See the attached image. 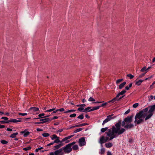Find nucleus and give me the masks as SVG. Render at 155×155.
I'll list each match as a JSON object with an SVG mask.
<instances>
[{
	"mask_svg": "<svg viewBox=\"0 0 155 155\" xmlns=\"http://www.w3.org/2000/svg\"><path fill=\"white\" fill-rule=\"evenodd\" d=\"M130 110L128 109V110H127V111H126L125 113H124L125 114H128L130 112Z\"/></svg>",
	"mask_w": 155,
	"mask_h": 155,
	"instance_id": "obj_54",
	"label": "nucleus"
},
{
	"mask_svg": "<svg viewBox=\"0 0 155 155\" xmlns=\"http://www.w3.org/2000/svg\"><path fill=\"white\" fill-rule=\"evenodd\" d=\"M83 129V128H80L77 129L76 130H75L74 132V133H75L77 132H80Z\"/></svg>",
	"mask_w": 155,
	"mask_h": 155,
	"instance_id": "obj_31",
	"label": "nucleus"
},
{
	"mask_svg": "<svg viewBox=\"0 0 155 155\" xmlns=\"http://www.w3.org/2000/svg\"><path fill=\"white\" fill-rule=\"evenodd\" d=\"M64 144V143H60L59 144L55 145L54 146L55 149H54V150H55V149H58L60 148L62 146H63Z\"/></svg>",
	"mask_w": 155,
	"mask_h": 155,
	"instance_id": "obj_13",
	"label": "nucleus"
},
{
	"mask_svg": "<svg viewBox=\"0 0 155 155\" xmlns=\"http://www.w3.org/2000/svg\"><path fill=\"white\" fill-rule=\"evenodd\" d=\"M84 116L83 114H82L77 117L78 118L80 119L81 120L83 119H84Z\"/></svg>",
	"mask_w": 155,
	"mask_h": 155,
	"instance_id": "obj_32",
	"label": "nucleus"
},
{
	"mask_svg": "<svg viewBox=\"0 0 155 155\" xmlns=\"http://www.w3.org/2000/svg\"><path fill=\"white\" fill-rule=\"evenodd\" d=\"M59 138L57 139H55V140L53 141V142L54 143H63V142H62V140L61 141L59 139Z\"/></svg>",
	"mask_w": 155,
	"mask_h": 155,
	"instance_id": "obj_22",
	"label": "nucleus"
},
{
	"mask_svg": "<svg viewBox=\"0 0 155 155\" xmlns=\"http://www.w3.org/2000/svg\"><path fill=\"white\" fill-rule=\"evenodd\" d=\"M109 121L108 119L107 118L102 123V125H104V124H105V123H107Z\"/></svg>",
	"mask_w": 155,
	"mask_h": 155,
	"instance_id": "obj_41",
	"label": "nucleus"
},
{
	"mask_svg": "<svg viewBox=\"0 0 155 155\" xmlns=\"http://www.w3.org/2000/svg\"><path fill=\"white\" fill-rule=\"evenodd\" d=\"M31 147L29 146L28 147L24 148L23 149V150L25 151H27L31 150Z\"/></svg>",
	"mask_w": 155,
	"mask_h": 155,
	"instance_id": "obj_36",
	"label": "nucleus"
},
{
	"mask_svg": "<svg viewBox=\"0 0 155 155\" xmlns=\"http://www.w3.org/2000/svg\"><path fill=\"white\" fill-rule=\"evenodd\" d=\"M64 110V109L63 108H61L59 109H57V111H60L61 112L63 111Z\"/></svg>",
	"mask_w": 155,
	"mask_h": 155,
	"instance_id": "obj_49",
	"label": "nucleus"
},
{
	"mask_svg": "<svg viewBox=\"0 0 155 155\" xmlns=\"http://www.w3.org/2000/svg\"><path fill=\"white\" fill-rule=\"evenodd\" d=\"M45 115V114L41 113V114H39L38 115V116L39 117H40V118H45V117H48L50 116V115H48L46 116L42 117L44 116Z\"/></svg>",
	"mask_w": 155,
	"mask_h": 155,
	"instance_id": "obj_17",
	"label": "nucleus"
},
{
	"mask_svg": "<svg viewBox=\"0 0 155 155\" xmlns=\"http://www.w3.org/2000/svg\"><path fill=\"white\" fill-rule=\"evenodd\" d=\"M99 108H100V107L99 106L95 107H93L92 109H90V111H93L94 110H95L98 109Z\"/></svg>",
	"mask_w": 155,
	"mask_h": 155,
	"instance_id": "obj_28",
	"label": "nucleus"
},
{
	"mask_svg": "<svg viewBox=\"0 0 155 155\" xmlns=\"http://www.w3.org/2000/svg\"><path fill=\"white\" fill-rule=\"evenodd\" d=\"M58 118V117L57 116H54L53 118L50 117L49 118V121H50L53 120L57 119Z\"/></svg>",
	"mask_w": 155,
	"mask_h": 155,
	"instance_id": "obj_38",
	"label": "nucleus"
},
{
	"mask_svg": "<svg viewBox=\"0 0 155 155\" xmlns=\"http://www.w3.org/2000/svg\"><path fill=\"white\" fill-rule=\"evenodd\" d=\"M88 124L87 123H83V124H79L78 125H76V127H82V126H84L87 125Z\"/></svg>",
	"mask_w": 155,
	"mask_h": 155,
	"instance_id": "obj_23",
	"label": "nucleus"
},
{
	"mask_svg": "<svg viewBox=\"0 0 155 155\" xmlns=\"http://www.w3.org/2000/svg\"><path fill=\"white\" fill-rule=\"evenodd\" d=\"M5 127V126L0 124V129L3 128Z\"/></svg>",
	"mask_w": 155,
	"mask_h": 155,
	"instance_id": "obj_60",
	"label": "nucleus"
},
{
	"mask_svg": "<svg viewBox=\"0 0 155 155\" xmlns=\"http://www.w3.org/2000/svg\"><path fill=\"white\" fill-rule=\"evenodd\" d=\"M76 116V114H71L70 115L69 117H74Z\"/></svg>",
	"mask_w": 155,
	"mask_h": 155,
	"instance_id": "obj_48",
	"label": "nucleus"
},
{
	"mask_svg": "<svg viewBox=\"0 0 155 155\" xmlns=\"http://www.w3.org/2000/svg\"><path fill=\"white\" fill-rule=\"evenodd\" d=\"M19 115H21L22 116H25L27 114V113H19Z\"/></svg>",
	"mask_w": 155,
	"mask_h": 155,
	"instance_id": "obj_56",
	"label": "nucleus"
},
{
	"mask_svg": "<svg viewBox=\"0 0 155 155\" xmlns=\"http://www.w3.org/2000/svg\"><path fill=\"white\" fill-rule=\"evenodd\" d=\"M124 96H125V95H123L119 98H118V100H119V101H120L122 98H123L124 97Z\"/></svg>",
	"mask_w": 155,
	"mask_h": 155,
	"instance_id": "obj_59",
	"label": "nucleus"
},
{
	"mask_svg": "<svg viewBox=\"0 0 155 155\" xmlns=\"http://www.w3.org/2000/svg\"><path fill=\"white\" fill-rule=\"evenodd\" d=\"M20 133L22 134H24V137H27L29 135L30 132L27 131L26 130H25L24 131H21Z\"/></svg>",
	"mask_w": 155,
	"mask_h": 155,
	"instance_id": "obj_11",
	"label": "nucleus"
},
{
	"mask_svg": "<svg viewBox=\"0 0 155 155\" xmlns=\"http://www.w3.org/2000/svg\"><path fill=\"white\" fill-rule=\"evenodd\" d=\"M147 110V109L145 110H141L136 114L135 117L134 123H135L139 124L144 122V120L143 119L145 118L147 116L145 113Z\"/></svg>",
	"mask_w": 155,
	"mask_h": 155,
	"instance_id": "obj_2",
	"label": "nucleus"
},
{
	"mask_svg": "<svg viewBox=\"0 0 155 155\" xmlns=\"http://www.w3.org/2000/svg\"><path fill=\"white\" fill-rule=\"evenodd\" d=\"M6 130L8 131H12V129H11V128H7V129H6Z\"/></svg>",
	"mask_w": 155,
	"mask_h": 155,
	"instance_id": "obj_62",
	"label": "nucleus"
},
{
	"mask_svg": "<svg viewBox=\"0 0 155 155\" xmlns=\"http://www.w3.org/2000/svg\"><path fill=\"white\" fill-rule=\"evenodd\" d=\"M55 109V108H52V109H49V110H46V111H45V112H51L52 111H54Z\"/></svg>",
	"mask_w": 155,
	"mask_h": 155,
	"instance_id": "obj_47",
	"label": "nucleus"
},
{
	"mask_svg": "<svg viewBox=\"0 0 155 155\" xmlns=\"http://www.w3.org/2000/svg\"><path fill=\"white\" fill-rule=\"evenodd\" d=\"M62 151V148L55 151L54 152V155H63L64 153Z\"/></svg>",
	"mask_w": 155,
	"mask_h": 155,
	"instance_id": "obj_8",
	"label": "nucleus"
},
{
	"mask_svg": "<svg viewBox=\"0 0 155 155\" xmlns=\"http://www.w3.org/2000/svg\"><path fill=\"white\" fill-rule=\"evenodd\" d=\"M30 110H33L34 111H37L39 110V109L38 107H32L30 108Z\"/></svg>",
	"mask_w": 155,
	"mask_h": 155,
	"instance_id": "obj_24",
	"label": "nucleus"
},
{
	"mask_svg": "<svg viewBox=\"0 0 155 155\" xmlns=\"http://www.w3.org/2000/svg\"><path fill=\"white\" fill-rule=\"evenodd\" d=\"M107 103L106 102V103H104L102 104L101 105L99 106V107L100 108L101 107H104V106L107 105Z\"/></svg>",
	"mask_w": 155,
	"mask_h": 155,
	"instance_id": "obj_44",
	"label": "nucleus"
},
{
	"mask_svg": "<svg viewBox=\"0 0 155 155\" xmlns=\"http://www.w3.org/2000/svg\"><path fill=\"white\" fill-rule=\"evenodd\" d=\"M8 123L9 122H13V123H17L21 122V120H18L15 119H12L10 120H8Z\"/></svg>",
	"mask_w": 155,
	"mask_h": 155,
	"instance_id": "obj_15",
	"label": "nucleus"
},
{
	"mask_svg": "<svg viewBox=\"0 0 155 155\" xmlns=\"http://www.w3.org/2000/svg\"><path fill=\"white\" fill-rule=\"evenodd\" d=\"M138 105L139 104L138 103H135L133 105V107L134 108H136L138 107Z\"/></svg>",
	"mask_w": 155,
	"mask_h": 155,
	"instance_id": "obj_45",
	"label": "nucleus"
},
{
	"mask_svg": "<svg viewBox=\"0 0 155 155\" xmlns=\"http://www.w3.org/2000/svg\"><path fill=\"white\" fill-rule=\"evenodd\" d=\"M105 147L107 148H110L113 146V144L112 143L108 142L105 144Z\"/></svg>",
	"mask_w": 155,
	"mask_h": 155,
	"instance_id": "obj_18",
	"label": "nucleus"
},
{
	"mask_svg": "<svg viewBox=\"0 0 155 155\" xmlns=\"http://www.w3.org/2000/svg\"><path fill=\"white\" fill-rule=\"evenodd\" d=\"M134 115L132 114L130 116H128L125 118L124 120L122 121L121 125L126 129H131L134 127L133 124H131L132 121V118L133 117Z\"/></svg>",
	"mask_w": 155,
	"mask_h": 155,
	"instance_id": "obj_3",
	"label": "nucleus"
},
{
	"mask_svg": "<svg viewBox=\"0 0 155 155\" xmlns=\"http://www.w3.org/2000/svg\"><path fill=\"white\" fill-rule=\"evenodd\" d=\"M146 74V72H144L142 74H141L138 77V78H137V79H138L139 78H141L143 77L144 76L145 74Z\"/></svg>",
	"mask_w": 155,
	"mask_h": 155,
	"instance_id": "obj_30",
	"label": "nucleus"
},
{
	"mask_svg": "<svg viewBox=\"0 0 155 155\" xmlns=\"http://www.w3.org/2000/svg\"><path fill=\"white\" fill-rule=\"evenodd\" d=\"M105 152V149L104 148H102L101 150L99 153L101 154H104Z\"/></svg>",
	"mask_w": 155,
	"mask_h": 155,
	"instance_id": "obj_29",
	"label": "nucleus"
},
{
	"mask_svg": "<svg viewBox=\"0 0 155 155\" xmlns=\"http://www.w3.org/2000/svg\"><path fill=\"white\" fill-rule=\"evenodd\" d=\"M72 150H76L78 149V146L77 145H74L72 146Z\"/></svg>",
	"mask_w": 155,
	"mask_h": 155,
	"instance_id": "obj_25",
	"label": "nucleus"
},
{
	"mask_svg": "<svg viewBox=\"0 0 155 155\" xmlns=\"http://www.w3.org/2000/svg\"><path fill=\"white\" fill-rule=\"evenodd\" d=\"M146 67L145 66L143 67L140 70V71L141 72H144L145 71V72H146Z\"/></svg>",
	"mask_w": 155,
	"mask_h": 155,
	"instance_id": "obj_40",
	"label": "nucleus"
},
{
	"mask_svg": "<svg viewBox=\"0 0 155 155\" xmlns=\"http://www.w3.org/2000/svg\"><path fill=\"white\" fill-rule=\"evenodd\" d=\"M76 143V142H73L71 143H68L71 147H72L73 145H74Z\"/></svg>",
	"mask_w": 155,
	"mask_h": 155,
	"instance_id": "obj_50",
	"label": "nucleus"
},
{
	"mask_svg": "<svg viewBox=\"0 0 155 155\" xmlns=\"http://www.w3.org/2000/svg\"><path fill=\"white\" fill-rule=\"evenodd\" d=\"M123 80H124L123 79H119L116 81V83L117 84H119L121 82L123 81Z\"/></svg>",
	"mask_w": 155,
	"mask_h": 155,
	"instance_id": "obj_35",
	"label": "nucleus"
},
{
	"mask_svg": "<svg viewBox=\"0 0 155 155\" xmlns=\"http://www.w3.org/2000/svg\"><path fill=\"white\" fill-rule=\"evenodd\" d=\"M75 111H76V110H68L67 111L64 112V113H68L69 112H75Z\"/></svg>",
	"mask_w": 155,
	"mask_h": 155,
	"instance_id": "obj_39",
	"label": "nucleus"
},
{
	"mask_svg": "<svg viewBox=\"0 0 155 155\" xmlns=\"http://www.w3.org/2000/svg\"><path fill=\"white\" fill-rule=\"evenodd\" d=\"M42 135L44 137H47L49 136L50 134L48 133H44L42 134Z\"/></svg>",
	"mask_w": 155,
	"mask_h": 155,
	"instance_id": "obj_37",
	"label": "nucleus"
},
{
	"mask_svg": "<svg viewBox=\"0 0 155 155\" xmlns=\"http://www.w3.org/2000/svg\"><path fill=\"white\" fill-rule=\"evenodd\" d=\"M116 116H114V114H111L107 116V117L110 121L111 120L115 118Z\"/></svg>",
	"mask_w": 155,
	"mask_h": 155,
	"instance_id": "obj_12",
	"label": "nucleus"
},
{
	"mask_svg": "<svg viewBox=\"0 0 155 155\" xmlns=\"http://www.w3.org/2000/svg\"><path fill=\"white\" fill-rule=\"evenodd\" d=\"M130 87H129V86H127L125 87V89L127 90H129Z\"/></svg>",
	"mask_w": 155,
	"mask_h": 155,
	"instance_id": "obj_61",
	"label": "nucleus"
},
{
	"mask_svg": "<svg viewBox=\"0 0 155 155\" xmlns=\"http://www.w3.org/2000/svg\"><path fill=\"white\" fill-rule=\"evenodd\" d=\"M63 130L62 129H60L57 131V132L58 133H61L62 132Z\"/></svg>",
	"mask_w": 155,
	"mask_h": 155,
	"instance_id": "obj_58",
	"label": "nucleus"
},
{
	"mask_svg": "<svg viewBox=\"0 0 155 155\" xmlns=\"http://www.w3.org/2000/svg\"><path fill=\"white\" fill-rule=\"evenodd\" d=\"M144 80H139L138 81H137L136 83V84L138 86L140 85L141 83H142Z\"/></svg>",
	"mask_w": 155,
	"mask_h": 155,
	"instance_id": "obj_26",
	"label": "nucleus"
},
{
	"mask_svg": "<svg viewBox=\"0 0 155 155\" xmlns=\"http://www.w3.org/2000/svg\"><path fill=\"white\" fill-rule=\"evenodd\" d=\"M146 109L147 110L145 113L147 116L144 119V120L145 121L150 119L153 115L155 110V104L148 106V107L143 109L142 110H145Z\"/></svg>",
	"mask_w": 155,
	"mask_h": 155,
	"instance_id": "obj_4",
	"label": "nucleus"
},
{
	"mask_svg": "<svg viewBox=\"0 0 155 155\" xmlns=\"http://www.w3.org/2000/svg\"><path fill=\"white\" fill-rule=\"evenodd\" d=\"M43 130L42 129H41L40 128H37V131H42Z\"/></svg>",
	"mask_w": 155,
	"mask_h": 155,
	"instance_id": "obj_63",
	"label": "nucleus"
},
{
	"mask_svg": "<svg viewBox=\"0 0 155 155\" xmlns=\"http://www.w3.org/2000/svg\"><path fill=\"white\" fill-rule=\"evenodd\" d=\"M126 92V90H124L122 91L121 92H119L117 95V97H119L120 95H123Z\"/></svg>",
	"mask_w": 155,
	"mask_h": 155,
	"instance_id": "obj_20",
	"label": "nucleus"
},
{
	"mask_svg": "<svg viewBox=\"0 0 155 155\" xmlns=\"http://www.w3.org/2000/svg\"><path fill=\"white\" fill-rule=\"evenodd\" d=\"M44 119H40V121L41 122V124L44 123H47L50 122L49 118L45 117Z\"/></svg>",
	"mask_w": 155,
	"mask_h": 155,
	"instance_id": "obj_10",
	"label": "nucleus"
},
{
	"mask_svg": "<svg viewBox=\"0 0 155 155\" xmlns=\"http://www.w3.org/2000/svg\"><path fill=\"white\" fill-rule=\"evenodd\" d=\"M107 155H112L111 152L109 151L107 152Z\"/></svg>",
	"mask_w": 155,
	"mask_h": 155,
	"instance_id": "obj_57",
	"label": "nucleus"
},
{
	"mask_svg": "<svg viewBox=\"0 0 155 155\" xmlns=\"http://www.w3.org/2000/svg\"><path fill=\"white\" fill-rule=\"evenodd\" d=\"M52 137H51V139L52 140H54V139L59 138V137H57V136L55 134H53L52 135Z\"/></svg>",
	"mask_w": 155,
	"mask_h": 155,
	"instance_id": "obj_27",
	"label": "nucleus"
},
{
	"mask_svg": "<svg viewBox=\"0 0 155 155\" xmlns=\"http://www.w3.org/2000/svg\"><path fill=\"white\" fill-rule=\"evenodd\" d=\"M18 132L14 133L13 134H12L10 135V137L12 138H15V137H16V136L18 135Z\"/></svg>",
	"mask_w": 155,
	"mask_h": 155,
	"instance_id": "obj_21",
	"label": "nucleus"
},
{
	"mask_svg": "<svg viewBox=\"0 0 155 155\" xmlns=\"http://www.w3.org/2000/svg\"><path fill=\"white\" fill-rule=\"evenodd\" d=\"M5 123L8 124V120L0 121V123L2 124H4Z\"/></svg>",
	"mask_w": 155,
	"mask_h": 155,
	"instance_id": "obj_42",
	"label": "nucleus"
},
{
	"mask_svg": "<svg viewBox=\"0 0 155 155\" xmlns=\"http://www.w3.org/2000/svg\"><path fill=\"white\" fill-rule=\"evenodd\" d=\"M108 129V128L106 127L104 128H102L101 129V131L102 133L104 132L107 130Z\"/></svg>",
	"mask_w": 155,
	"mask_h": 155,
	"instance_id": "obj_33",
	"label": "nucleus"
},
{
	"mask_svg": "<svg viewBox=\"0 0 155 155\" xmlns=\"http://www.w3.org/2000/svg\"><path fill=\"white\" fill-rule=\"evenodd\" d=\"M129 142L130 143H132L133 142V139L131 138H130L129 139Z\"/></svg>",
	"mask_w": 155,
	"mask_h": 155,
	"instance_id": "obj_53",
	"label": "nucleus"
},
{
	"mask_svg": "<svg viewBox=\"0 0 155 155\" xmlns=\"http://www.w3.org/2000/svg\"><path fill=\"white\" fill-rule=\"evenodd\" d=\"M74 135H71L63 138L62 140V142H64L65 141V143H69L70 142V140H68L72 137Z\"/></svg>",
	"mask_w": 155,
	"mask_h": 155,
	"instance_id": "obj_9",
	"label": "nucleus"
},
{
	"mask_svg": "<svg viewBox=\"0 0 155 155\" xmlns=\"http://www.w3.org/2000/svg\"><path fill=\"white\" fill-rule=\"evenodd\" d=\"M109 132V129L108 130V131L106 132H105V134H106L107 137H104V136H101L100 139V141L101 143H106L107 142L108 140H111L113 139L114 138H112L111 139H110V138L111 137H112L113 136H108L107 135L108 134Z\"/></svg>",
	"mask_w": 155,
	"mask_h": 155,
	"instance_id": "obj_5",
	"label": "nucleus"
},
{
	"mask_svg": "<svg viewBox=\"0 0 155 155\" xmlns=\"http://www.w3.org/2000/svg\"><path fill=\"white\" fill-rule=\"evenodd\" d=\"M88 101H95V100L91 97L88 99Z\"/></svg>",
	"mask_w": 155,
	"mask_h": 155,
	"instance_id": "obj_46",
	"label": "nucleus"
},
{
	"mask_svg": "<svg viewBox=\"0 0 155 155\" xmlns=\"http://www.w3.org/2000/svg\"><path fill=\"white\" fill-rule=\"evenodd\" d=\"M78 110L79 111H82L84 110V108L82 107H80L78 108Z\"/></svg>",
	"mask_w": 155,
	"mask_h": 155,
	"instance_id": "obj_51",
	"label": "nucleus"
},
{
	"mask_svg": "<svg viewBox=\"0 0 155 155\" xmlns=\"http://www.w3.org/2000/svg\"><path fill=\"white\" fill-rule=\"evenodd\" d=\"M126 81L124 82L121 84H120V85L119 86V88L120 89H122L124 87V86L126 85Z\"/></svg>",
	"mask_w": 155,
	"mask_h": 155,
	"instance_id": "obj_16",
	"label": "nucleus"
},
{
	"mask_svg": "<svg viewBox=\"0 0 155 155\" xmlns=\"http://www.w3.org/2000/svg\"><path fill=\"white\" fill-rule=\"evenodd\" d=\"M1 143L3 144H6L8 143V142L5 140H2L0 141Z\"/></svg>",
	"mask_w": 155,
	"mask_h": 155,
	"instance_id": "obj_34",
	"label": "nucleus"
},
{
	"mask_svg": "<svg viewBox=\"0 0 155 155\" xmlns=\"http://www.w3.org/2000/svg\"><path fill=\"white\" fill-rule=\"evenodd\" d=\"M1 119H4V120H8V118L6 117H1Z\"/></svg>",
	"mask_w": 155,
	"mask_h": 155,
	"instance_id": "obj_52",
	"label": "nucleus"
},
{
	"mask_svg": "<svg viewBox=\"0 0 155 155\" xmlns=\"http://www.w3.org/2000/svg\"><path fill=\"white\" fill-rule=\"evenodd\" d=\"M91 107H88L86 108H85L83 111V112H84L86 113L87 112L92 111H90V109H91Z\"/></svg>",
	"mask_w": 155,
	"mask_h": 155,
	"instance_id": "obj_19",
	"label": "nucleus"
},
{
	"mask_svg": "<svg viewBox=\"0 0 155 155\" xmlns=\"http://www.w3.org/2000/svg\"><path fill=\"white\" fill-rule=\"evenodd\" d=\"M48 155H54V152H50Z\"/></svg>",
	"mask_w": 155,
	"mask_h": 155,
	"instance_id": "obj_64",
	"label": "nucleus"
},
{
	"mask_svg": "<svg viewBox=\"0 0 155 155\" xmlns=\"http://www.w3.org/2000/svg\"><path fill=\"white\" fill-rule=\"evenodd\" d=\"M117 97V95H116V97L113 98L112 100H111L110 101H109L108 102L110 103L111 102L112 103H113L116 101H118L119 100H118V97Z\"/></svg>",
	"mask_w": 155,
	"mask_h": 155,
	"instance_id": "obj_14",
	"label": "nucleus"
},
{
	"mask_svg": "<svg viewBox=\"0 0 155 155\" xmlns=\"http://www.w3.org/2000/svg\"><path fill=\"white\" fill-rule=\"evenodd\" d=\"M78 142L79 146L81 147L85 145L86 144V142L84 137H82L80 138Z\"/></svg>",
	"mask_w": 155,
	"mask_h": 155,
	"instance_id": "obj_7",
	"label": "nucleus"
},
{
	"mask_svg": "<svg viewBox=\"0 0 155 155\" xmlns=\"http://www.w3.org/2000/svg\"><path fill=\"white\" fill-rule=\"evenodd\" d=\"M62 150L64 151L65 153H69L72 150L71 147L70 146L69 144L66 145V146L62 148Z\"/></svg>",
	"mask_w": 155,
	"mask_h": 155,
	"instance_id": "obj_6",
	"label": "nucleus"
},
{
	"mask_svg": "<svg viewBox=\"0 0 155 155\" xmlns=\"http://www.w3.org/2000/svg\"><path fill=\"white\" fill-rule=\"evenodd\" d=\"M53 144H54V143L53 142H51V143H50L48 144L47 145V146H51V145H53Z\"/></svg>",
	"mask_w": 155,
	"mask_h": 155,
	"instance_id": "obj_55",
	"label": "nucleus"
},
{
	"mask_svg": "<svg viewBox=\"0 0 155 155\" xmlns=\"http://www.w3.org/2000/svg\"><path fill=\"white\" fill-rule=\"evenodd\" d=\"M121 124V120H119L118 122L115 124V126H113L111 129H109V132L107 135L113 136L111 137L110 139L117 137L118 135L122 134L126 131V129L124 128H120Z\"/></svg>",
	"mask_w": 155,
	"mask_h": 155,
	"instance_id": "obj_1",
	"label": "nucleus"
},
{
	"mask_svg": "<svg viewBox=\"0 0 155 155\" xmlns=\"http://www.w3.org/2000/svg\"><path fill=\"white\" fill-rule=\"evenodd\" d=\"M127 76L129 77L130 79H132L134 77V76L130 74H127Z\"/></svg>",
	"mask_w": 155,
	"mask_h": 155,
	"instance_id": "obj_43",
	"label": "nucleus"
}]
</instances>
